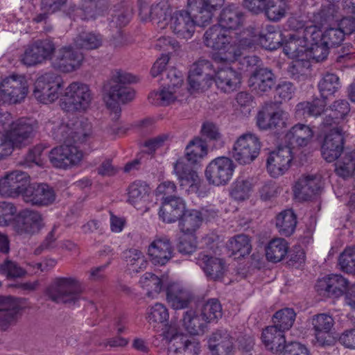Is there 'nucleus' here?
Instances as JSON below:
<instances>
[{
    "label": "nucleus",
    "instance_id": "obj_1",
    "mask_svg": "<svg viewBox=\"0 0 355 355\" xmlns=\"http://www.w3.org/2000/svg\"><path fill=\"white\" fill-rule=\"evenodd\" d=\"M28 93V83L23 76H12L0 85V102L16 103ZM0 158L10 155L15 148L21 147L35 130L33 121L20 119L12 121L8 113H0Z\"/></svg>",
    "mask_w": 355,
    "mask_h": 355
},
{
    "label": "nucleus",
    "instance_id": "obj_2",
    "mask_svg": "<svg viewBox=\"0 0 355 355\" xmlns=\"http://www.w3.org/2000/svg\"><path fill=\"white\" fill-rule=\"evenodd\" d=\"M295 19H291V27L296 28ZM297 31L285 37L282 42L283 51L290 59L293 60L288 71L293 76H306L309 72L310 62L316 61L315 57V41L320 38V30L316 26L309 25L308 22L304 27H297Z\"/></svg>",
    "mask_w": 355,
    "mask_h": 355
},
{
    "label": "nucleus",
    "instance_id": "obj_3",
    "mask_svg": "<svg viewBox=\"0 0 355 355\" xmlns=\"http://www.w3.org/2000/svg\"><path fill=\"white\" fill-rule=\"evenodd\" d=\"M139 16L143 21H151L160 28L167 27L179 39L191 38L196 25L200 26L191 11L189 13L173 9L164 0L153 3L139 0Z\"/></svg>",
    "mask_w": 355,
    "mask_h": 355
},
{
    "label": "nucleus",
    "instance_id": "obj_4",
    "mask_svg": "<svg viewBox=\"0 0 355 355\" xmlns=\"http://www.w3.org/2000/svg\"><path fill=\"white\" fill-rule=\"evenodd\" d=\"M242 32L238 34L215 25L204 35V44L216 51L213 60L216 63L234 62L244 53V41L240 42Z\"/></svg>",
    "mask_w": 355,
    "mask_h": 355
},
{
    "label": "nucleus",
    "instance_id": "obj_5",
    "mask_svg": "<svg viewBox=\"0 0 355 355\" xmlns=\"http://www.w3.org/2000/svg\"><path fill=\"white\" fill-rule=\"evenodd\" d=\"M137 81L136 77L122 71H115L112 76L110 85L105 89L103 100L110 110V117L116 121L121 114L119 102L125 103L135 97V92L126 84Z\"/></svg>",
    "mask_w": 355,
    "mask_h": 355
},
{
    "label": "nucleus",
    "instance_id": "obj_6",
    "mask_svg": "<svg viewBox=\"0 0 355 355\" xmlns=\"http://www.w3.org/2000/svg\"><path fill=\"white\" fill-rule=\"evenodd\" d=\"M46 128L52 131L53 135L62 141H73L85 144L93 137L92 127L87 120L75 119L67 122L60 120L49 121Z\"/></svg>",
    "mask_w": 355,
    "mask_h": 355
},
{
    "label": "nucleus",
    "instance_id": "obj_7",
    "mask_svg": "<svg viewBox=\"0 0 355 355\" xmlns=\"http://www.w3.org/2000/svg\"><path fill=\"white\" fill-rule=\"evenodd\" d=\"M167 82L157 91L148 96L149 102L155 105L166 106L185 99V92L182 88L183 78L181 73L174 68L168 70Z\"/></svg>",
    "mask_w": 355,
    "mask_h": 355
},
{
    "label": "nucleus",
    "instance_id": "obj_8",
    "mask_svg": "<svg viewBox=\"0 0 355 355\" xmlns=\"http://www.w3.org/2000/svg\"><path fill=\"white\" fill-rule=\"evenodd\" d=\"M83 288L73 277L55 278L46 290V295L57 302L74 303L80 299Z\"/></svg>",
    "mask_w": 355,
    "mask_h": 355
},
{
    "label": "nucleus",
    "instance_id": "obj_9",
    "mask_svg": "<svg viewBox=\"0 0 355 355\" xmlns=\"http://www.w3.org/2000/svg\"><path fill=\"white\" fill-rule=\"evenodd\" d=\"M244 41L243 49L244 51L252 48L256 43L268 50H275L282 44V35L273 26L267 25L261 30L255 31L254 29H247L242 31L240 42Z\"/></svg>",
    "mask_w": 355,
    "mask_h": 355
},
{
    "label": "nucleus",
    "instance_id": "obj_10",
    "mask_svg": "<svg viewBox=\"0 0 355 355\" xmlns=\"http://www.w3.org/2000/svg\"><path fill=\"white\" fill-rule=\"evenodd\" d=\"M163 335L168 343V355H200L199 341L179 334L175 326H167Z\"/></svg>",
    "mask_w": 355,
    "mask_h": 355
},
{
    "label": "nucleus",
    "instance_id": "obj_11",
    "mask_svg": "<svg viewBox=\"0 0 355 355\" xmlns=\"http://www.w3.org/2000/svg\"><path fill=\"white\" fill-rule=\"evenodd\" d=\"M261 143L259 138L252 133H245L234 141L231 155L240 165H248L253 162L260 155Z\"/></svg>",
    "mask_w": 355,
    "mask_h": 355
},
{
    "label": "nucleus",
    "instance_id": "obj_12",
    "mask_svg": "<svg viewBox=\"0 0 355 355\" xmlns=\"http://www.w3.org/2000/svg\"><path fill=\"white\" fill-rule=\"evenodd\" d=\"M213 83L212 64L209 60L199 59L191 65L188 76V92L191 94L205 92Z\"/></svg>",
    "mask_w": 355,
    "mask_h": 355
},
{
    "label": "nucleus",
    "instance_id": "obj_13",
    "mask_svg": "<svg viewBox=\"0 0 355 355\" xmlns=\"http://www.w3.org/2000/svg\"><path fill=\"white\" fill-rule=\"evenodd\" d=\"M322 14L319 13L314 15L313 21L309 22V25L316 26L317 28L320 30L321 34L320 38H318L316 40V41H315V57L316 58V62H320L324 60L329 53V49L330 47H334L340 44L345 37L343 31L339 29L338 27H331L322 33Z\"/></svg>",
    "mask_w": 355,
    "mask_h": 355
},
{
    "label": "nucleus",
    "instance_id": "obj_14",
    "mask_svg": "<svg viewBox=\"0 0 355 355\" xmlns=\"http://www.w3.org/2000/svg\"><path fill=\"white\" fill-rule=\"evenodd\" d=\"M236 166L232 159L225 156L212 159L206 166L205 177L207 182L215 187L226 185L232 180Z\"/></svg>",
    "mask_w": 355,
    "mask_h": 355
},
{
    "label": "nucleus",
    "instance_id": "obj_15",
    "mask_svg": "<svg viewBox=\"0 0 355 355\" xmlns=\"http://www.w3.org/2000/svg\"><path fill=\"white\" fill-rule=\"evenodd\" d=\"M92 95L88 85L74 82L66 87L62 98L63 109L85 111L91 104Z\"/></svg>",
    "mask_w": 355,
    "mask_h": 355
},
{
    "label": "nucleus",
    "instance_id": "obj_16",
    "mask_svg": "<svg viewBox=\"0 0 355 355\" xmlns=\"http://www.w3.org/2000/svg\"><path fill=\"white\" fill-rule=\"evenodd\" d=\"M244 6L253 13L263 12L272 21H279L286 17L288 10L284 0H244Z\"/></svg>",
    "mask_w": 355,
    "mask_h": 355
},
{
    "label": "nucleus",
    "instance_id": "obj_17",
    "mask_svg": "<svg viewBox=\"0 0 355 355\" xmlns=\"http://www.w3.org/2000/svg\"><path fill=\"white\" fill-rule=\"evenodd\" d=\"M61 80L54 73H46L37 78L34 84L33 95L40 103L47 104L58 98Z\"/></svg>",
    "mask_w": 355,
    "mask_h": 355
},
{
    "label": "nucleus",
    "instance_id": "obj_18",
    "mask_svg": "<svg viewBox=\"0 0 355 355\" xmlns=\"http://www.w3.org/2000/svg\"><path fill=\"white\" fill-rule=\"evenodd\" d=\"M30 183L29 175L20 171L6 173L0 178V196L6 198H17L21 196Z\"/></svg>",
    "mask_w": 355,
    "mask_h": 355
},
{
    "label": "nucleus",
    "instance_id": "obj_19",
    "mask_svg": "<svg viewBox=\"0 0 355 355\" xmlns=\"http://www.w3.org/2000/svg\"><path fill=\"white\" fill-rule=\"evenodd\" d=\"M289 115L281 109H274L272 104H266L257 116V124L261 130H279L287 126Z\"/></svg>",
    "mask_w": 355,
    "mask_h": 355
},
{
    "label": "nucleus",
    "instance_id": "obj_20",
    "mask_svg": "<svg viewBox=\"0 0 355 355\" xmlns=\"http://www.w3.org/2000/svg\"><path fill=\"white\" fill-rule=\"evenodd\" d=\"M293 159L291 146H279L269 153L266 159V170L272 178H278L285 174L291 167Z\"/></svg>",
    "mask_w": 355,
    "mask_h": 355
},
{
    "label": "nucleus",
    "instance_id": "obj_21",
    "mask_svg": "<svg viewBox=\"0 0 355 355\" xmlns=\"http://www.w3.org/2000/svg\"><path fill=\"white\" fill-rule=\"evenodd\" d=\"M44 227L43 218L40 212L24 209L17 214L13 228L19 234H34Z\"/></svg>",
    "mask_w": 355,
    "mask_h": 355
},
{
    "label": "nucleus",
    "instance_id": "obj_22",
    "mask_svg": "<svg viewBox=\"0 0 355 355\" xmlns=\"http://www.w3.org/2000/svg\"><path fill=\"white\" fill-rule=\"evenodd\" d=\"M83 157V152L76 146L67 144L54 148L49 154L51 163L55 167L61 168L78 164Z\"/></svg>",
    "mask_w": 355,
    "mask_h": 355
},
{
    "label": "nucleus",
    "instance_id": "obj_23",
    "mask_svg": "<svg viewBox=\"0 0 355 355\" xmlns=\"http://www.w3.org/2000/svg\"><path fill=\"white\" fill-rule=\"evenodd\" d=\"M173 173L179 181L180 187L188 193H198L201 180L198 172L190 168L184 162V158H179L173 164Z\"/></svg>",
    "mask_w": 355,
    "mask_h": 355
},
{
    "label": "nucleus",
    "instance_id": "obj_24",
    "mask_svg": "<svg viewBox=\"0 0 355 355\" xmlns=\"http://www.w3.org/2000/svg\"><path fill=\"white\" fill-rule=\"evenodd\" d=\"M83 55L71 46L60 49L53 60L55 68L62 72L70 73L78 69L83 62Z\"/></svg>",
    "mask_w": 355,
    "mask_h": 355
},
{
    "label": "nucleus",
    "instance_id": "obj_25",
    "mask_svg": "<svg viewBox=\"0 0 355 355\" xmlns=\"http://www.w3.org/2000/svg\"><path fill=\"white\" fill-rule=\"evenodd\" d=\"M23 200L31 205L43 207L51 205L55 200L53 189L45 184H28L23 193Z\"/></svg>",
    "mask_w": 355,
    "mask_h": 355
},
{
    "label": "nucleus",
    "instance_id": "obj_26",
    "mask_svg": "<svg viewBox=\"0 0 355 355\" xmlns=\"http://www.w3.org/2000/svg\"><path fill=\"white\" fill-rule=\"evenodd\" d=\"M225 3V0H189V8L200 26L207 25L214 12Z\"/></svg>",
    "mask_w": 355,
    "mask_h": 355
},
{
    "label": "nucleus",
    "instance_id": "obj_27",
    "mask_svg": "<svg viewBox=\"0 0 355 355\" xmlns=\"http://www.w3.org/2000/svg\"><path fill=\"white\" fill-rule=\"evenodd\" d=\"M349 282L339 275H331L319 279L315 288L319 295L324 297H338L348 290Z\"/></svg>",
    "mask_w": 355,
    "mask_h": 355
},
{
    "label": "nucleus",
    "instance_id": "obj_28",
    "mask_svg": "<svg viewBox=\"0 0 355 355\" xmlns=\"http://www.w3.org/2000/svg\"><path fill=\"white\" fill-rule=\"evenodd\" d=\"M147 254L153 263L163 266L173 257V248L167 237L157 236L149 244Z\"/></svg>",
    "mask_w": 355,
    "mask_h": 355
},
{
    "label": "nucleus",
    "instance_id": "obj_29",
    "mask_svg": "<svg viewBox=\"0 0 355 355\" xmlns=\"http://www.w3.org/2000/svg\"><path fill=\"white\" fill-rule=\"evenodd\" d=\"M322 144V157L328 162L335 161L340 156L343 150V134L339 128L329 129Z\"/></svg>",
    "mask_w": 355,
    "mask_h": 355
},
{
    "label": "nucleus",
    "instance_id": "obj_30",
    "mask_svg": "<svg viewBox=\"0 0 355 355\" xmlns=\"http://www.w3.org/2000/svg\"><path fill=\"white\" fill-rule=\"evenodd\" d=\"M212 75L217 88L224 93L238 89L241 83L240 73L230 67L220 68L216 71L212 65Z\"/></svg>",
    "mask_w": 355,
    "mask_h": 355
},
{
    "label": "nucleus",
    "instance_id": "obj_31",
    "mask_svg": "<svg viewBox=\"0 0 355 355\" xmlns=\"http://www.w3.org/2000/svg\"><path fill=\"white\" fill-rule=\"evenodd\" d=\"M127 201L140 210H146L151 201V189L143 181H135L127 188Z\"/></svg>",
    "mask_w": 355,
    "mask_h": 355
},
{
    "label": "nucleus",
    "instance_id": "obj_32",
    "mask_svg": "<svg viewBox=\"0 0 355 355\" xmlns=\"http://www.w3.org/2000/svg\"><path fill=\"white\" fill-rule=\"evenodd\" d=\"M312 324L315 340L320 345H331L335 343V338L331 332L334 324L331 316L324 313L316 315L312 318Z\"/></svg>",
    "mask_w": 355,
    "mask_h": 355
},
{
    "label": "nucleus",
    "instance_id": "obj_33",
    "mask_svg": "<svg viewBox=\"0 0 355 355\" xmlns=\"http://www.w3.org/2000/svg\"><path fill=\"white\" fill-rule=\"evenodd\" d=\"M53 51L54 46L51 42H37L26 49L21 61L28 66L36 65L49 58Z\"/></svg>",
    "mask_w": 355,
    "mask_h": 355
},
{
    "label": "nucleus",
    "instance_id": "obj_34",
    "mask_svg": "<svg viewBox=\"0 0 355 355\" xmlns=\"http://www.w3.org/2000/svg\"><path fill=\"white\" fill-rule=\"evenodd\" d=\"M166 300L173 309L179 310L187 307L191 302V295L180 282L172 279L168 282L166 290Z\"/></svg>",
    "mask_w": 355,
    "mask_h": 355
},
{
    "label": "nucleus",
    "instance_id": "obj_35",
    "mask_svg": "<svg viewBox=\"0 0 355 355\" xmlns=\"http://www.w3.org/2000/svg\"><path fill=\"white\" fill-rule=\"evenodd\" d=\"M186 209L184 200L180 198L164 200L161 202L158 215L164 223H171L180 219Z\"/></svg>",
    "mask_w": 355,
    "mask_h": 355
},
{
    "label": "nucleus",
    "instance_id": "obj_36",
    "mask_svg": "<svg viewBox=\"0 0 355 355\" xmlns=\"http://www.w3.org/2000/svg\"><path fill=\"white\" fill-rule=\"evenodd\" d=\"M172 279L168 277H159L153 273L146 272L140 277L139 284L148 297L155 299L162 290L166 291L168 282Z\"/></svg>",
    "mask_w": 355,
    "mask_h": 355
},
{
    "label": "nucleus",
    "instance_id": "obj_37",
    "mask_svg": "<svg viewBox=\"0 0 355 355\" xmlns=\"http://www.w3.org/2000/svg\"><path fill=\"white\" fill-rule=\"evenodd\" d=\"M275 85V77L273 73L266 68L256 69L248 80V86L259 94L270 91Z\"/></svg>",
    "mask_w": 355,
    "mask_h": 355
},
{
    "label": "nucleus",
    "instance_id": "obj_38",
    "mask_svg": "<svg viewBox=\"0 0 355 355\" xmlns=\"http://www.w3.org/2000/svg\"><path fill=\"white\" fill-rule=\"evenodd\" d=\"M197 264L209 278L214 280L221 279L226 272L225 262L217 257L200 254L197 259Z\"/></svg>",
    "mask_w": 355,
    "mask_h": 355
},
{
    "label": "nucleus",
    "instance_id": "obj_39",
    "mask_svg": "<svg viewBox=\"0 0 355 355\" xmlns=\"http://www.w3.org/2000/svg\"><path fill=\"white\" fill-rule=\"evenodd\" d=\"M261 340L265 348L272 353L282 352L286 345L284 332L273 326L263 330Z\"/></svg>",
    "mask_w": 355,
    "mask_h": 355
},
{
    "label": "nucleus",
    "instance_id": "obj_40",
    "mask_svg": "<svg viewBox=\"0 0 355 355\" xmlns=\"http://www.w3.org/2000/svg\"><path fill=\"white\" fill-rule=\"evenodd\" d=\"M207 211L196 209L186 210L180 218L179 227L182 234H192L200 228L207 218Z\"/></svg>",
    "mask_w": 355,
    "mask_h": 355
},
{
    "label": "nucleus",
    "instance_id": "obj_41",
    "mask_svg": "<svg viewBox=\"0 0 355 355\" xmlns=\"http://www.w3.org/2000/svg\"><path fill=\"white\" fill-rule=\"evenodd\" d=\"M208 347L212 355H231L232 340L227 331H217L209 338Z\"/></svg>",
    "mask_w": 355,
    "mask_h": 355
},
{
    "label": "nucleus",
    "instance_id": "obj_42",
    "mask_svg": "<svg viewBox=\"0 0 355 355\" xmlns=\"http://www.w3.org/2000/svg\"><path fill=\"white\" fill-rule=\"evenodd\" d=\"M325 111L329 113L322 123V128L327 131L331 128H338L337 125L339 121L343 119L349 114L350 107L347 101L340 100L335 101L330 108Z\"/></svg>",
    "mask_w": 355,
    "mask_h": 355
},
{
    "label": "nucleus",
    "instance_id": "obj_43",
    "mask_svg": "<svg viewBox=\"0 0 355 355\" xmlns=\"http://www.w3.org/2000/svg\"><path fill=\"white\" fill-rule=\"evenodd\" d=\"M20 309L18 300L11 296H0V328L6 329L13 322Z\"/></svg>",
    "mask_w": 355,
    "mask_h": 355
},
{
    "label": "nucleus",
    "instance_id": "obj_44",
    "mask_svg": "<svg viewBox=\"0 0 355 355\" xmlns=\"http://www.w3.org/2000/svg\"><path fill=\"white\" fill-rule=\"evenodd\" d=\"M313 137V130L306 125L298 123L293 126L285 135V140L291 145L305 146Z\"/></svg>",
    "mask_w": 355,
    "mask_h": 355
},
{
    "label": "nucleus",
    "instance_id": "obj_45",
    "mask_svg": "<svg viewBox=\"0 0 355 355\" xmlns=\"http://www.w3.org/2000/svg\"><path fill=\"white\" fill-rule=\"evenodd\" d=\"M288 249V243L284 239H273L266 245V257L270 262H279L286 257Z\"/></svg>",
    "mask_w": 355,
    "mask_h": 355
},
{
    "label": "nucleus",
    "instance_id": "obj_46",
    "mask_svg": "<svg viewBox=\"0 0 355 355\" xmlns=\"http://www.w3.org/2000/svg\"><path fill=\"white\" fill-rule=\"evenodd\" d=\"M318 189V180L313 175L301 177L295 183L293 191L299 200H307Z\"/></svg>",
    "mask_w": 355,
    "mask_h": 355
},
{
    "label": "nucleus",
    "instance_id": "obj_47",
    "mask_svg": "<svg viewBox=\"0 0 355 355\" xmlns=\"http://www.w3.org/2000/svg\"><path fill=\"white\" fill-rule=\"evenodd\" d=\"M183 329L191 335H200L205 332L206 322L194 310L186 311L182 320Z\"/></svg>",
    "mask_w": 355,
    "mask_h": 355
},
{
    "label": "nucleus",
    "instance_id": "obj_48",
    "mask_svg": "<svg viewBox=\"0 0 355 355\" xmlns=\"http://www.w3.org/2000/svg\"><path fill=\"white\" fill-rule=\"evenodd\" d=\"M208 153V147L205 141L196 137L187 144L185 148V157L192 164L200 162Z\"/></svg>",
    "mask_w": 355,
    "mask_h": 355
},
{
    "label": "nucleus",
    "instance_id": "obj_49",
    "mask_svg": "<svg viewBox=\"0 0 355 355\" xmlns=\"http://www.w3.org/2000/svg\"><path fill=\"white\" fill-rule=\"evenodd\" d=\"M227 248L232 255L243 257L252 250L251 240L247 235L238 234L229 239Z\"/></svg>",
    "mask_w": 355,
    "mask_h": 355
},
{
    "label": "nucleus",
    "instance_id": "obj_50",
    "mask_svg": "<svg viewBox=\"0 0 355 355\" xmlns=\"http://www.w3.org/2000/svg\"><path fill=\"white\" fill-rule=\"evenodd\" d=\"M275 225L282 235L288 236L293 234L297 225V218L293 211L286 209L278 214Z\"/></svg>",
    "mask_w": 355,
    "mask_h": 355
},
{
    "label": "nucleus",
    "instance_id": "obj_51",
    "mask_svg": "<svg viewBox=\"0 0 355 355\" xmlns=\"http://www.w3.org/2000/svg\"><path fill=\"white\" fill-rule=\"evenodd\" d=\"M125 261L130 274H137L146 269L148 261L144 253L137 249H131L125 252Z\"/></svg>",
    "mask_w": 355,
    "mask_h": 355
},
{
    "label": "nucleus",
    "instance_id": "obj_52",
    "mask_svg": "<svg viewBox=\"0 0 355 355\" xmlns=\"http://www.w3.org/2000/svg\"><path fill=\"white\" fill-rule=\"evenodd\" d=\"M324 99L316 98L311 102L306 101L297 104L295 116L297 119L318 116L324 111Z\"/></svg>",
    "mask_w": 355,
    "mask_h": 355
},
{
    "label": "nucleus",
    "instance_id": "obj_53",
    "mask_svg": "<svg viewBox=\"0 0 355 355\" xmlns=\"http://www.w3.org/2000/svg\"><path fill=\"white\" fill-rule=\"evenodd\" d=\"M169 318V312L167 307L159 302L149 306L146 309V319L154 328L159 324H164Z\"/></svg>",
    "mask_w": 355,
    "mask_h": 355
},
{
    "label": "nucleus",
    "instance_id": "obj_54",
    "mask_svg": "<svg viewBox=\"0 0 355 355\" xmlns=\"http://www.w3.org/2000/svg\"><path fill=\"white\" fill-rule=\"evenodd\" d=\"M242 21V15L234 6H228L223 10L219 19V24L225 30L232 32L239 27Z\"/></svg>",
    "mask_w": 355,
    "mask_h": 355
},
{
    "label": "nucleus",
    "instance_id": "obj_55",
    "mask_svg": "<svg viewBox=\"0 0 355 355\" xmlns=\"http://www.w3.org/2000/svg\"><path fill=\"white\" fill-rule=\"evenodd\" d=\"M296 314L293 309L285 308L277 311L273 316V327L284 332L293 326Z\"/></svg>",
    "mask_w": 355,
    "mask_h": 355
},
{
    "label": "nucleus",
    "instance_id": "obj_56",
    "mask_svg": "<svg viewBox=\"0 0 355 355\" xmlns=\"http://www.w3.org/2000/svg\"><path fill=\"white\" fill-rule=\"evenodd\" d=\"M319 89L323 98L334 95L340 88L338 77L334 73H327L320 81Z\"/></svg>",
    "mask_w": 355,
    "mask_h": 355
},
{
    "label": "nucleus",
    "instance_id": "obj_57",
    "mask_svg": "<svg viewBox=\"0 0 355 355\" xmlns=\"http://www.w3.org/2000/svg\"><path fill=\"white\" fill-rule=\"evenodd\" d=\"M74 44L77 47L87 50L95 49L102 44L101 35L93 33H81L74 40Z\"/></svg>",
    "mask_w": 355,
    "mask_h": 355
},
{
    "label": "nucleus",
    "instance_id": "obj_58",
    "mask_svg": "<svg viewBox=\"0 0 355 355\" xmlns=\"http://www.w3.org/2000/svg\"><path fill=\"white\" fill-rule=\"evenodd\" d=\"M200 315L206 322L218 320L222 316L220 304L214 299L208 300L203 304L200 311Z\"/></svg>",
    "mask_w": 355,
    "mask_h": 355
},
{
    "label": "nucleus",
    "instance_id": "obj_59",
    "mask_svg": "<svg viewBox=\"0 0 355 355\" xmlns=\"http://www.w3.org/2000/svg\"><path fill=\"white\" fill-rule=\"evenodd\" d=\"M17 207L10 202H0V227L12 225L17 216Z\"/></svg>",
    "mask_w": 355,
    "mask_h": 355
},
{
    "label": "nucleus",
    "instance_id": "obj_60",
    "mask_svg": "<svg viewBox=\"0 0 355 355\" xmlns=\"http://www.w3.org/2000/svg\"><path fill=\"white\" fill-rule=\"evenodd\" d=\"M336 173L343 178L355 176V159L352 155H345L336 164Z\"/></svg>",
    "mask_w": 355,
    "mask_h": 355
},
{
    "label": "nucleus",
    "instance_id": "obj_61",
    "mask_svg": "<svg viewBox=\"0 0 355 355\" xmlns=\"http://www.w3.org/2000/svg\"><path fill=\"white\" fill-rule=\"evenodd\" d=\"M252 184L248 180H237L232 185L231 196L236 200H244L250 197Z\"/></svg>",
    "mask_w": 355,
    "mask_h": 355
},
{
    "label": "nucleus",
    "instance_id": "obj_62",
    "mask_svg": "<svg viewBox=\"0 0 355 355\" xmlns=\"http://www.w3.org/2000/svg\"><path fill=\"white\" fill-rule=\"evenodd\" d=\"M339 266L347 273H355V248H348L340 255Z\"/></svg>",
    "mask_w": 355,
    "mask_h": 355
},
{
    "label": "nucleus",
    "instance_id": "obj_63",
    "mask_svg": "<svg viewBox=\"0 0 355 355\" xmlns=\"http://www.w3.org/2000/svg\"><path fill=\"white\" fill-rule=\"evenodd\" d=\"M177 191V186L173 181L165 180L161 182L155 190L154 194L157 198H160L161 200H170L173 198H177L175 193Z\"/></svg>",
    "mask_w": 355,
    "mask_h": 355
},
{
    "label": "nucleus",
    "instance_id": "obj_64",
    "mask_svg": "<svg viewBox=\"0 0 355 355\" xmlns=\"http://www.w3.org/2000/svg\"><path fill=\"white\" fill-rule=\"evenodd\" d=\"M178 250L182 254H189L194 252L197 248V240L195 234H182L178 245Z\"/></svg>",
    "mask_w": 355,
    "mask_h": 355
}]
</instances>
